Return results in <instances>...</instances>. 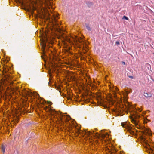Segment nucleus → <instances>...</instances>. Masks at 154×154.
I'll return each instance as SVG.
<instances>
[{"label": "nucleus", "mask_w": 154, "mask_h": 154, "mask_svg": "<svg viewBox=\"0 0 154 154\" xmlns=\"http://www.w3.org/2000/svg\"><path fill=\"white\" fill-rule=\"evenodd\" d=\"M38 100L40 103L42 105V107L49 113L51 120L55 124L68 127L69 129L75 134L76 136H78L82 132L80 130L79 128L74 125L69 116L63 115L60 112H56L52 109L51 106L52 104L51 102L48 101L46 103L45 100L41 98H39Z\"/></svg>", "instance_id": "f257e3e1"}, {"label": "nucleus", "mask_w": 154, "mask_h": 154, "mask_svg": "<svg viewBox=\"0 0 154 154\" xmlns=\"http://www.w3.org/2000/svg\"><path fill=\"white\" fill-rule=\"evenodd\" d=\"M127 108L130 112L131 119L132 123L134 124L137 128L141 129L142 127L138 120L140 116L138 112H140L142 111V109L138 108H136L135 107L130 105H129L127 107Z\"/></svg>", "instance_id": "f03ea898"}, {"label": "nucleus", "mask_w": 154, "mask_h": 154, "mask_svg": "<svg viewBox=\"0 0 154 154\" xmlns=\"http://www.w3.org/2000/svg\"><path fill=\"white\" fill-rule=\"evenodd\" d=\"M72 38L73 41V42H72L69 38L67 36L66 37L65 40L69 43L72 44L76 47L82 48L83 50L85 51H83L84 54H85L88 49V42L84 41L81 38H78L75 35L74 36V37H72Z\"/></svg>", "instance_id": "7ed1b4c3"}, {"label": "nucleus", "mask_w": 154, "mask_h": 154, "mask_svg": "<svg viewBox=\"0 0 154 154\" xmlns=\"http://www.w3.org/2000/svg\"><path fill=\"white\" fill-rule=\"evenodd\" d=\"M82 132L83 133L82 135H84L83 136L84 137H88H88H90L91 135H92L93 136L95 135V136L96 137L99 138H101V140H102L103 143L104 142L105 144H108L109 143V141L107 138V137H109V134L107 133L101 134L96 133L95 135V133H92L90 132L84 131Z\"/></svg>", "instance_id": "20e7f679"}, {"label": "nucleus", "mask_w": 154, "mask_h": 154, "mask_svg": "<svg viewBox=\"0 0 154 154\" xmlns=\"http://www.w3.org/2000/svg\"><path fill=\"white\" fill-rule=\"evenodd\" d=\"M121 126L124 128H125L131 134H135L136 130L134 129L133 126L130 125L129 123L124 122L121 123Z\"/></svg>", "instance_id": "39448f33"}, {"label": "nucleus", "mask_w": 154, "mask_h": 154, "mask_svg": "<svg viewBox=\"0 0 154 154\" xmlns=\"http://www.w3.org/2000/svg\"><path fill=\"white\" fill-rule=\"evenodd\" d=\"M48 33L45 32L41 39V44L42 47V50L44 53L45 50L46 48V43L48 41Z\"/></svg>", "instance_id": "423d86ee"}, {"label": "nucleus", "mask_w": 154, "mask_h": 154, "mask_svg": "<svg viewBox=\"0 0 154 154\" xmlns=\"http://www.w3.org/2000/svg\"><path fill=\"white\" fill-rule=\"evenodd\" d=\"M109 146H107L106 147L105 150L106 151L107 154H115L117 150L112 145L109 144Z\"/></svg>", "instance_id": "0eeeda50"}, {"label": "nucleus", "mask_w": 154, "mask_h": 154, "mask_svg": "<svg viewBox=\"0 0 154 154\" xmlns=\"http://www.w3.org/2000/svg\"><path fill=\"white\" fill-rule=\"evenodd\" d=\"M54 20L53 21V24L54 28H56L57 29L60 28V23L57 21L58 19V15L57 14L53 15Z\"/></svg>", "instance_id": "6e6552de"}, {"label": "nucleus", "mask_w": 154, "mask_h": 154, "mask_svg": "<svg viewBox=\"0 0 154 154\" xmlns=\"http://www.w3.org/2000/svg\"><path fill=\"white\" fill-rule=\"evenodd\" d=\"M143 134L151 135V131L149 128H144Z\"/></svg>", "instance_id": "1a4fd4ad"}, {"label": "nucleus", "mask_w": 154, "mask_h": 154, "mask_svg": "<svg viewBox=\"0 0 154 154\" xmlns=\"http://www.w3.org/2000/svg\"><path fill=\"white\" fill-rule=\"evenodd\" d=\"M145 143L146 145V148L149 149V152L150 153L151 152L154 154V149H153V148H151L150 147V145L149 144L147 143L146 141L145 142Z\"/></svg>", "instance_id": "9d476101"}, {"label": "nucleus", "mask_w": 154, "mask_h": 154, "mask_svg": "<svg viewBox=\"0 0 154 154\" xmlns=\"http://www.w3.org/2000/svg\"><path fill=\"white\" fill-rule=\"evenodd\" d=\"M145 112H142V116L143 117V121L144 123H146L148 122H149L150 121V120L148 119L146 117H145L144 116L145 114Z\"/></svg>", "instance_id": "9b49d317"}, {"label": "nucleus", "mask_w": 154, "mask_h": 154, "mask_svg": "<svg viewBox=\"0 0 154 154\" xmlns=\"http://www.w3.org/2000/svg\"><path fill=\"white\" fill-rule=\"evenodd\" d=\"M110 90L114 93L118 90V89L116 87H115L113 88H111Z\"/></svg>", "instance_id": "f8f14e48"}, {"label": "nucleus", "mask_w": 154, "mask_h": 154, "mask_svg": "<svg viewBox=\"0 0 154 154\" xmlns=\"http://www.w3.org/2000/svg\"><path fill=\"white\" fill-rule=\"evenodd\" d=\"M5 147L4 145H2L1 147L2 152L3 153H4L5 152Z\"/></svg>", "instance_id": "ddd939ff"}, {"label": "nucleus", "mask_w": 154, "mask_h": 154, "mask_svg": "<svg viewBox=\"0 0 154 154\" xmlns=\"http://www.w3.org/2000/svg\"><path fill=\"white\" fill-rule=\"evenodd\" d=\"M145 96L146 97H149L151 96V95L150 94H148L147 93H145Z\"/></svg>", "instance_id": "4468645a"}, {"label": "nucleus", "mask_w": 154, "mask_h": 154, "mask_svg": "<svg viewBox=\"0 0 154 154\" xmlns=\"http://www.w3.org/2000/svg\"><path fill=\"white\" fill-rule=\"evenodd\" d=\"M86 27L87 29L88 30H89V31L91 30V28L88 25H87L86 26Z\"/></svg>", "instance_id": "2eb2a0df"}, {"label": "nucleus", "mask_w": 154, "mask_h": 154, "mask_svg": "<svg viewBox=\"0 0 154 154\" xmlns=\"http://www.w3.org/2000/svg\"><path fill=\"white\" fill-rule=\"evenodd\" d=\"M123 18L127 20H128V18L127 17H126V16H123Z\"/></svg>", "instance_id": "dca6fc26"}, {"label": "nucleus", "mask_w": 154, "mask_h": 154, "mask_svg": "<svg viewBox=\"0 0 154 154\" xmlns=\"http://www.w3.org/2000/svg\"><path fill=\"white\" fill-rule=\"evenodd\" d=\"M116 44L117 45H119L120 43L119 41H116Z\"/></svg>", "instance_id": "f3484780"}, {"label": "nucleus", "mask_w": 154, "mask_h": 154, "mask_svg": "<svg viewBox=\"0 0 154 154\" xmlns=\"http://www.w3.org/2000/svg\"><path fill=\"white\" fill-rule=\"evenodd\" d=\"M129 77L130 78H132V79H133V77L132 76H129Z\"/></svg>", "instance_id": "a211bd4d"}, {"label": "nucleus", "mask_w": 154, "mask_h": 154, "mask_svg": "<svg viewBox=\"0 0 154 154\" xmlns=\"http://www.w3.org/2000/svg\"><path fill=\"white\" fill-rule=\"evenodd\" d=\"M33 10H35L36 8L35 7H33Z\"/></svg>", "instance_id": "6ab92c4d"}, {"label": "nucleus", "mask_w": 154, "mask_h": 154, "mask_svg": "<svg viewBox=\"0 0 154 154\" xmlns=\"http://www.w3.org/2000/svg\"><path fill=\"white\" fill-rule=\"evenodd\" d=\"M122 63L123 64H125V62H122Z\"/></svg>", "instance_id": "aec40b11"}, {"label": "nucleus", "mask_w": 154, "mask_h": 154, "mask_svg": "<svg viewBox=\"0 0 154 154\" xmlns=\"http://www.w3.org/2000/svg\"><path fill=\"white\" fill-rule=\"evenodd\" d=\"M130 92H128V93H130Z\"/></svg>", "instance_id": "412c9836"}, {"label": "nucleus", "mask_w": 154, "mask_h": 154, "mask_svg": "<svg viewBox=\"0 0 154 154\" xmlns=\"http://www.w3.org/2000/svg\"><path fill=\"white\" fill-rule=\"evenodd\" d=\"M90 139V137L89 138V139H88V140H89V139Z\"/></svg>", "instance_id": "4be33fe9"}, {"label": "nucleus", "mask_w": 154, "mask_h": 154, "mask_svg": "<svg viewBox=\"0 0 154 154\" xmlns=\"http://www.w3.org/2000/svg\"><path fill=\"white\" fill-rule=\"evenodd\" d=\"M37 94V95H38V94Z\"/></svg>", "instance_id": "5701e85b"}]
</instances>
